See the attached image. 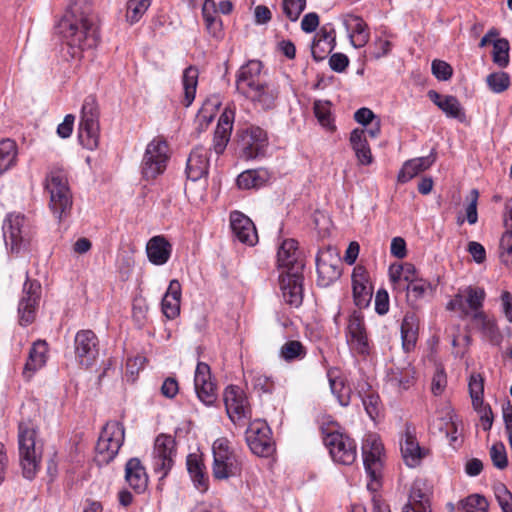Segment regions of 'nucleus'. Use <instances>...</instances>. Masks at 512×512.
<instances>
[{
	"label": "nucleus",
	"instance_id": "47",
	"mask_svg": "<svg viewBox=\"0 0 512 512\" xmlns=\"http://www.w3.org/2000/svg\"><path fill=\"white\" fill-rule=\"evenodd\" d=\"M17 155L16 144L11 139L0 141V170L4 173L15 162Z\"/></svg>",
	"mask_w": 512,
	"mask_h": 512
},
{
	"label": "nucleus",
	"instance_id": "57",
	"mask_svg": "<svg viewBox=\"0 0 512 512\" xmlns=\"http://www.w3.org/2000/svg\"><path fill=\"white\" fill-rule=\"evenodd\" d=\"M283 12L291 21L298 20L306 7V0H283Z\"/></svg>",
	"mask_w": 512,
	"mask_h": 512
},
{
	"label": "nucleus",
	"instance_id": "48",
	"mask_svg": "<svg viewBox=\"0 0 512 512\" xmlns=\"http://www.w3.org/2000/svg\"><path fill=\"white\" fill-rule=\"evenodd\" d=\"M468 388L473 407H480L484 404V379L480 374H471L468 382Z\"/></svg>",
	"mask_w": 512,
	"mask_h": 512
},
{
	"label": "nucleus",
	"instance_id": "17",
	"mask_svg": "<svg viewBox=\"0 0 512 512\" xmlns=\"http://www.w3.org/2000/svg\"><path fill=\"white\" fill-rule=\"evenodd\" d=\"M416 371L410 362H392L386 371V383L397 392L408 390L415 384Z\"/></svg>",
	"mask_w": 512,
	"mask_h": 512
},
{
	"label": "nucleus",
	"instance_id": "43",
	"mask_svg": "<svg viewBox=\"0 0 512 512\" xmlns=\"http://www.w3.org/2000/svg\"><path fill=\"white\" fill-rule=\"evenodd\" d=\"M202 16L208 33L213 37H220L222 34V21L217 16L213 0H205L202 6Z\"/></svg>",
	"mask_w": 512,
	"mask_h": 512
},
{
	"label": "nucleus",
	"instance_id": "46",
	"mask_svg": "<svg viewBox=\"0 0 512 512\" xmlns=\"http://www.w3.org/2000/svg\"><path fill=\"white\" fill-rule=\"evenodd\" d=\"M327 376L331 392L338 403L344 407L348 406L351 399L350 387L345 385L344 379L337 376L335 371L329 370Z\"/></svg>",
	"mask_w": 512,
	"mask_h": 512
},
{
	"label": "nucleus",
	"instance_id": "6",
	"mask_svg": "<svg viewBox=\"0 0 512 512\" xmlns=\"http://www.w3.org/2000/svg\"><path fill=\"white\" fill-rule=\"evenodd\" d=\"M99 111L96 99L89 95L85 98L79 122L78 137L82 145L90 150L98 146Z\"/></svg>",
	"mask_w": 512,
	"mask_h": 512
},
{
	"label": "nucleus",
	"instance_id": "61",
	"mask_svg": "<svg viewBox=\"0 0 512 512\" xmlns=\"http://www.w3.org/2000/svg\"><path fill=\"white\" fill-rule=\"evenodd\" d=\"M479 192L476 189H472L469 194V203L466 207V218L469 224L473 225L478 221L477 213V201Z\"/></svg>",
	"mask_w": 512,
	"mask_h": 512
},
{
	"label": "nucleus",
	"instance_id": "64",
	"mask_svg": "<svg viewBox=\"0 0 512 512\" xmlns=\"http://www.w3.org/2000/svg\"><path fill=\"white\" fill-rule=\"evenodd\" d=\"M403 268L402 265H391L389 268V278L393 285V288L398 291H404L405 284L403 282Z\"/></svg>",
	"mask_w": 512,
	"mask_h": 512
},
{
	"label": "nucleus",
	"instance_id": "9",
	"mask_svg": "<svg viewBox=\"0 0 512 512\" xmlns=\"http://www.w3.org/2000/svg\"><path fill=\"white\" fill-rule=\"evenodd\" d=\"M223 400L229 419L236 426L243 427L252 418V409L245 392L238 386H228L223 393Z\"/></svg>",
	"mask_w": 512,
	"mask_h": 512
},
{
	"label": "nucleus",
	"instance_id": "20",
	"mask_svg": "<svg viewBox=\"0 0 512 512\" xmlns=\"http://www.w3.org/2000/svg\"><path fill=\"white\" fill-rule=\"evenodd\" d=\"M24 216L9 214L3 223L5 245L12 253H18L25 244Z\"/></svg>",
	"mask_w": 512,
	"mask_h": 512
},
{
	"label": "nucleus",
	"instance_id": "56",
	"mask_svg": "<svg viewBox=\"0 0 512 512\" xmlns=\"http://www.w3.org/2000/svg\"><path fill=\"white\" fill-rule=\"evenodd\" d=\"M488 507L487 499L479 494H472L463 501V508L467 512H487Z\"/></svg>",
	"mask_w": 512,
	"mask_h": 512
},
{
	"label": "nucleus",
	"instance_id": "22",
	"mask_svg": "<svg viewBox=\"0 0 512 512\" xmlns=\"http://www.w3.org/2000/svg\"><path fill=\"white\" fill-rule=\"evenodd\" d=\"M268 144L267 134L260 127H251L242 138L241 157L246 160L255 159L265 154Z\"/></svg>",
	"mask_w": 512,
	"mask_h": 512
},
{
	"label": "nucleus",
	"instance_id": "32",
	"mask_svg": "<svg viewBox=\"0 0 512 512\" xmlns=\"http://www.w3.org/2000/svg\"><path fill=\"white\" fill-rule=\"evenodd\" d=\"M472 320L482 337L490 344L499 346L502 343L503 334L494 318H490L484 312H476L473 314Z\"/></svg>",
	"mask_w": 512,
	"mask_h": 512
},
{
	"label": "nucleus",
	"instance_id": "23",
	"mask_svg": "<svg viewBox=\"0 0 512 512\" xmlns=\"http://www.w3.org/2000/svg\"><path fill=\"white\" fill-rule=\"evenodd\" d=\"M303 272L280 273V289L284 301L294 307H299L303 301Z\"/></svg>",
	"mask_w": 512,
	"mask_h": 512
},
{
	"label": "nucleus",
	"instance_id": "50",
	"mask_svg": "<svg viewBox=\"0 0 512 512\" xmlns=\"http://www.w3.org/2000/svg\"><path fill=\"white\" fill-rule=\"evenodd\" d=\"M510 45L507 39L500 38L493 42V62L501 68L509 64Z\"/></svg>",
	"mask_w": 512,
	"mask_h": 512
},
{
	"label": "nucleus",
	"instance_id": "35",
	"mask_svg": "<svg viewBox=\"0 0 512 512\" xmlns=\"http://www.w3.org/2000/svg\"><path fill=\"white\" fill-rule=\"evenodd\" d=\"M47 343L38 340L33 343L29 351V356L23 369V376L29 380L33 374L41 369L47 360Z\"/></svg>",
	"mask_w": 512,
	"mask_h": 512
},
{
	"label": "nucleus",
	"instance_id": "14",
	"mask_svg": "<svg viewBox=\"0 0 512 512\" xmlns=\"http://www.w3.org/2000/svg\"><path fill=\"white\" fill-rule=\"evenodd\" d=\"M345 338L350 349L360 355H367L370 351L369 339L363 316L354 311L348 318L345 329Z\"/></svg>",
	"mask_w": 512,
	"mask_h": 512
},
{
	"label": "nucleus",
	"instance_id": "12",
	"mask_svg": "<svg viewBox=\"0 0 512 512\" xmlns=\"http://www.w3.org/2000/svg\"><path fill=\"white\" fill-rule=\"evenodd\" d=\"M323 442L336 463L351 465L356 460V444L349 436L336 430L323 431Z\"/></svg>",
	"mask_w": 512,
	"mask_h": 512
},
{
	"label": "nucleus",
	"instance_id": "51",
	"mask_svg": "<svg viewBox=\"0 0 512 512\" xmlns=\"http://www.w3.org/2000/svg\"><path fill=\"white\" fill-rule=\"evenodd\" d=\"M407 291V297L412 301H417L419 299L424 298L428 293L432 292V285L422 279H417L408 283L405 286V290Z\"/></svg>",
	"mask_w": 512,
	"mask_h": 512
},
{
	"label": "nucleus",
	"instance_id": "63",
	"mask_svg": "<svg viewBox=\"0 0 512 512\" xmlns=\"http://www.w3.org/2000/svg\"><path fill=\"white\" fill-rule=\"evenodd\" d=\"M234 118V110L228 107L225 108L219 117L216 129L231 133L233 129Z\"/></svg>",
	"mask_w": 512,
	"mask_h": 512
},
{
	"label": "nucleus",
	"instance_id": "38",
	"mask_svg": "<svg viewBox=\"0 0 512 512\" xmlns=\"http://www.w3.org/2000/svg\"><path fill=\"white\" fill-rule=\"evenodd\" d=\"M187 470L195 487L200 492H206L209 486V478L199 455L189 454L187 456Z\"/></svg>",
	"mask_w": 512,
	"mask_h": 512
},
{
	"label": "nucleus",
	"instance_id": "34",
	"mask_svg": "<svg viewBox=\"0 0 512 512\" xmlns=\"http://www.w3.org/2000/svg\"><path fill=\"white\" fill-rule=\"evenodd\" d=\"M172 252V246L164 236L152 237L146 245V253L149 261L157 266L168 262Z\"/></svg>",
	"mask_w": 512,
	"mask_h": 512
},
{
	"label": "nucleus",
	"instance_id": "44",
	"mask_svg": "<svg viewBox=\"0 0 512 512\" xmlns=\"http://www.w3.org/2000/svg\"><path fill=\"white\" fill-rule=\"evenodd\" d=\"M199 71L194 66L187 67L182 76V84L184 90L183 105L189 107L195 99L196 89L198 85Z\"/></svg>",
	"mask_w": 512,
	"mask_h": 512
},
{
	"label": "nucleus",
	"instance_id": "42",
	"mask_svg": "<svg viewBox=\"0 0 512 512\" xmlns=\"http://www.w3.org/2000/svg\"><path fill=\"white\" fill-rule=\"evenodd\" d=\"M404 512H430L428 495L423 492L419 482L412 485L409 502L404 506Z\"/></svg>",
	"mask_w": 512,
	"mask_h": 512
},
{
	"label": "nucleus",
	"instance_id": "31",
	"mask_svg": "<svg viewBox=\"0 0 512 512\" xmlns=\"http://www.w3.org/2000/svg\"><path fill=\"white\" fill-rule=\"evenodd\" d=\"M343 24L353 47L360 48L366 45L369 41V32L366 23L360 16L348 14L344 17Z\"/></svg>",
	"mask_w": 512,
	"mask_h": 512
},
{
	"label": "nucleus",
	"instance_id": "28",
	"mask_svg": "<svg viewBox=\"0 0 512 512\" xmlns=\"http://www.w3.org/2000/svg\"><path fill=\"white\" fill-rule=\"evenodd\" d=\"M279 91L276 86L268 83H261L252 91L244 95L256 108L271 110L276 106Z\"/></svg>",
	"mask_w": 512,
	"mask_h": 512
},
{
	"label": "nucleus",
	"instance_id": "45",
	"mask_svg": "<svg viewBox=\"0 0 512 512\" xmlns=\"http://www.w3.org/2000/svg\"><path fill=\"white\" fill-rule=\"evenodd\" d=\"M268 180V172L264 169H251L242 172L237 177L240 189H254L263 186Z\"/></svg>",
	"mask_w": 512,
	"mask_h": 512
},
{
	"label": "nucleus",
	"instance_id": "49",
	"mask_svg": "<svg viewBox=\"0 0 512 512\" xmlns=\"http://www.w3.org/2000/svg\"><path fill=\"white\" fill-rule=\"evenodd\" d=\"M306 356V348L300 341H287L280 349V357L285 361L301 360Z\"/></svg>",
	"mask_w": 512,
	"mask_h": 512
},
{
	"label": "nucleus",
	"instance_id": "10",
	"mask_svg": "<svg viewBox=\"0 0 512 512\" xmlns=\"http://www.w3.org/2000/svg\"><path fill=\"white\" fill-rule=\"evenodd\" d=\"M176 456V442L171 435L160 434L156 437L151 457L153 472L164 479L171 471Z\"/></svg>",
	"mask_w": 512,
	"mask_h": 512
},
{
	"label": "nucleus",
	"instance_id": "62",
	"mask_svg": "<svg viewBox=\"0 0 512 512\" xmlns=\"http://www.w3.org/2000/svg\"><path fill=\"white\" fill-rule=\"evenodd\" d=\"M231 133L222 131V130H215L214 137H213V145L212 148L215 151L216 154H222L224 150L226 149V146L230 140Z\"/></svg>",
	"mask_w": 512,
	"mask_h": 512
},
{
	"label": "nucleus",
	"instance_id": "5",
	"mask_svg": "<svg viewBox=\"0 0 512 512\" xmlns=\"http://www.w3.org/2000/svg\"><path fill=\"white\" fill-rule=\"evenodd\" d=\"M383 444L376 434H368L363 440L362 455L365 471L370 479L367 488L376 491L383 466Z\"/></svg>",
	"mask_w": 512,
	"mask_h": 512
},
{
	"label": "nucleus",
	"instance_id": "58",
	"mask_svg": "<svg viewBox=\"0 0 512 512\" xmlns=\"http://www.w3.org/2000/svg\"><path fill=\"white\" fill-rule=\"evenodd\" d=\"M490 458L492 460L493 465L503 470L508 465L507 453L503 443L498 442L492 445L490 448Z\"/></svg>",
	"mask_w": 512,
	"mask_h": 512
},
{
	"label": "nucleus",
	"instance_id": "29",
	"mask_svg": "<svg viewBox=\"0 0 512 512\" xmlns=\"http://www.w3.org/2000/svg\"><path fill=\"white\" fill-rule=\"evenodd\" d=\"M336 45L335 31L331 26H323L316 34L311 53L315 61L324 60L332 52Z\"/></svg>",
	"mask_w": 512,
	"mask_h": 512
},
{
	"label": "nucleus",
	"instance_id": "18",
	"mask_svg": "<svg viewBox=\"0 0 512 512\" xmlns=\"http://www.w3.org/2000/svg\"><path fill=\"white\" fill-rule=\"evenodd\" d=\"M74 351L80 365L91 366L98 356V338L91 330H80L74 339Z\"/></svg>",
	"mask_w": 512,
	"mask_h": 512
},
{
	"label": "nucleus",
	"instance_id": "27",
	"mask_svg": "<svg viewBox=\"0 0 512 512\" xmlns=\"http://www.w3.org/2000/svg\"><path fill=\"white\" fill-rule=\"evenodd\" d=\"M428 98L448 117L457 119L460 122L466 120L464 108L459 100L453 95H441L435 90L427 93Z\"/></svg>",
	"mask_w": 512,
	"mask_h": 512
},
{
	"label": "nucleus",
	"instance_id": "21",
	"mask_svg": "<svg viewBox=\"0 0 512 512\" xmlns=\"http://www.w3.org/2000/svg\"><path fill=\"white\" fill-rule=\"evenodd\" d=\"M194 387L199 400L206 406L216 401V386L211 380V371L208 364L198 362L194 375Z\"/></svg>",
	"mask_w": 512,
	"mask_h": 512
},
{
	"label": "nucleus",
	"instance_id": "40",
	"mask_svg": "<svg viewBox=\"0 0 512 512\" xmlns=\"http://www.w3.org/2000/svg\"><path fill=\"white\" fill-rule=\"evenodd\" d=\"M350 144L354 150L358 161L362 165H369L372 163V154L370 147L367 143L365 131L363 129H354L350 134Z\"/></svg>",
	"mask_w": 512,
	"mask_h": 512
},
{
	"label": "nucleus",
	"instance_id": "59",
	"mask_svg": "<svg viewBox=\"0 0 512 512\" xmlns=\"http://www.w3.org/2000/svg\"><path fill=\"white\" fill-rule=\"evenodd\" d=\"M432 74L439 81H447L452 77L453 69L446 61L435 59L431 64Z\"/></svg>",
	"mask_w": 512,
	"mask_h": 512
},
{
	"label": "nucleus",
	"instance_id": "39",
	"mask_svg": "<svg viewBox=\"0 0 512 512\" xmlns=\"http://www.w3.org/2000/svg\"><path fill=\"white\" fill-rule=\"evenodd\" d=\"M181 285L178 280L170 281L162 299V311L168 319H174L180 312Z\"/></svg>",
	"mask_w": 512,
	"mask_h": 512
},
{
	"label": "nucleus",
	"instance_id": "24",
	"mask_svg": "<svg viewBox=\"0 0 512 512\" xmlns=\"http://www.w3.org/2000/svg\"><path fill=\"white\" fill-rule=\"evenodd\" d=\"M352 289L354 303L359 308H366L371 300L373 288L367 270L363 266H356L352 272Z\"/></svg>",
	"mask_w": 512,
	"mask_h": 512
},
{
	"label": "nucleus",
	"instance_id": "25",
	"mask_svg": "<svg viewBox=\"0 0 512 512\" xmlns=\"http://www.w3.org/2000/svg\"><path fill=\"white\" fill-rule=\"evenodd\" d=\"M262 63L258 60H250L241 66L236 77V89L243 96L259 86L261 80Z\"/></svg>",
	"mask_w": 512,
	"mask_h": 512
},
{
	"label": "nucleus",
	"instance_id": "15",
	"mask_svg": "<svg viewBox=\"0 0 512 512\" xmlns=\"http://www.w3.org/2000/svg\"><path fill=\"white\" fill-rule=\"evenodd\" d=\"M317 284L327 287L341 275L340 259L331 248L319 250L316 256Z\"/></svg>",
	"mask_w": 512,
	"mask_h": 512
},
{
	"label": "nucleus",
	"instance_id": "19",
	"mask_svg": "<svg viewBox=\"0 0 512 512\" xmlns=\"http://www.w3.org/2000/svg\"><path fill=\"white\" fill-rule=\"evenodd\" d=\"M277 262L281 273L303 272L304 260L296 240L286 239L282 242L278 249Z\"/></svg>",
	"mask_w": 512,
	"mask_h": 512
},
{
	"label": "nucleus",
	"instance_id": "41",
	"mask_svg": "<svg viewBox=\"0 0 512 512\" xmlns=\"http://www.w3.org/2000/svg\"><path fill=\"white\" fill-rule=\"evenodd\" d=\"M402 346L406 352L414 348L418 338V320L414 314H406L401 324Z\"/></svg>",
	"mask_w": 512,
	"mask_h": 512
},
{
	"label": "nucleus",
	"instance_id": "11",
	"mask_svg": "<svg viewBox=\"0 0 512 512\" xmlns=\"http://www.w3.org/2000/svg\"><path fill=\"white\" fill-rule=\"evenodd\" d=\"M245 439L251 452L259 457L267 458L275 452V443L272 439L271 429L261 419H255L248 423Z\"/></svg>",
	"mask_w": 512,
	"mask_h": 512
},
{
	"label": "nucleus",
	"instance_id": "30",
	"mask_svg": "<svg viewBox=\"0 0 512 512\" xmlns=\"http://www.w3.org/2000/svg\"><path fill=\"white\" fill-rule=\"evenodd\" d=\"M208 168L207 150L202 146L194 148L187 159L186 174L188 179L192 181L201 179L207 175Z\"/></svg>",
	"mask_w": 512,
	"mask_h": 512
},
{
	"label": "nucleus",
	"instance_id": "16",
	"mask_svg": "<svg viewBox=\"0 0 512 512\" xmlns=\"http://www.w3.org/2000/svg\"><path fill=\"white\" fill-rule=\"evenodd\" d=\"M41 296V284L37 280L27 279L23 286V295L19 301L18 313L21 325L31 324Z\"/></svg>",
	"mask_w": 512,
	"mask_h": 512
},
{
	"label": "nucleus",
	"instance_id": "54",
	"mask_svg": "<svg viewBox=\"0 0 512 512\" xmlns=\"http://www.w3.org/2000/svg\"><path fill=\"white\" fill-rule=\"evenodd\" d=\"M499 257L503 264L512 266V229L502 235L499 245Z\"/></svg>",
	"mask_w": 512,
	"mask_h": 512
},
{
	"label": "nucleus",
	"instance_id": "3",
	"mask_svg": "<svg viewBox=\"0 0 512 512\" xmlns=\"http://www.w3.org/2000/svg\"><path fill=\"white\" fill-rule=\"evenodd\" d=\"M212 452V474L214 478L224 480L240 474L241 461L227 438L216 439L212 445Z\"/></svg>",
	"mask_w": 512,
	"mask_h": 512
},
{
	"label": "nucleus",
	"instance_id": "4",
	"mask_svg": "<svg viewBox=\"0 0 512 512\" xmlns=\"http://www.w3.org/2000/svg\"><path fill=\"white\" fill-rule=\"evenodd\" d=\"M169 160V147L166 140L156 137L146 147L142 162L141 173L144 179L154 180L166 170Z\"/></svg>",
	"mask_w": 512,
	"mask_h": 512
},
{
	"label": "nucleus",
	"instance_id": "8",
	"mask_svg": "<svg viewBox=\"0 0 512 512\" xmlns=\"http://www.w3.org/2000/svg\"><path fill=\"white\" fill-rule=\"evenodd\" d=\"M124 441V427L117 421L108 422L102 429L96 444L99 464H108L118 454Z\"/></svg>",
	"mask_w": 512,
	"mask_h": 512
},
{
	"label": "nucleus",
	"instance_id": "37",
	"mask_svg": "<svg viewBox=\"0 0 512 512\" xmlns=\"http://www.w3.org/2000/svg\"><path fill=\"white\" fill-rule=\"evenodd\" d=\"M125 479L136 491L142 492L148 484V476L145 468L138 458H131L125 466Z\"/></svg>",
	"mask_w": 512,
	"mask_h": 512
},
{
	"label": "nucleus",
	"instance_id": "26",
	"mask_svg": "<svg viewBox=\"0 0 512 512\" xmlns=\"http://www.w3.org/2000/svg\"><path fill=\"white\" fill-rule=\"evenodd\" d=\"M230 226L234 236L242 243L253 246L258 241L254 223L241 212L234 211L230 215Z\"/></svg>",
	"mask_w": 512,
	"mask_h": 512
},
{
	"label": "nucleus",
	"instance_id": "55",
	"mask_svg": "<svg viewBox=\"0 0 512 512\" xmlns=\"http://www.w3.org/2000/svg\"><path fill=\"white\" fill-rule=\"evenodd\" d=\"M314 112L319 123L326 129H334L330 107L327 102L317 101L314 104Z\"/></svg>",
	"mask_w": 512,
	"mask_h": 512
},
{
	"label": "nucleus",
	"instance_id": "1",
	"mask_svg": "<svg viewBox=\"0 0 512 512\" xmlns=\"http://www.w3.org/2000/svg\"><path fill=\"white\" fill-rule=\"evenodd\" d=\"M57 29L71 48L72 58H79L82 51L98 43L96 18L89 0H73L60 19Z\"/></svg>",
	"mask_w": 512,
	"mask_h": 512
},
{
	"label": "nucleus",
	"instance_id": "2",
	"mask_svg": "<svg viewBox=\"0 0 512 512\" xmlns=\"http://www.w3.org/2000/svg\"><path fill=\"white\" fill-rule=\"evenodd\" d=\"M46 190L50 195L49 207L53 215L62 220L72 209V195L63 171H51L46 178Z\"/></svg>",
	"mask_w": 512,
	"mask_h": 512
},
{
	"label": "nucleus",
	"instance_id": "7",
	"mask_svg": "<svg viewBox=\"0 0 512 512\" xmlns=\"http://www.w3.org/2000/svg\"><path fill=\"white\" fill-rule=\"evenodd\" d=\"M35 430L25 423L19 424V457L23 475L27 479H33L39 468L40 454L35 443Z\"/></svg>",
	"mask_w": 512,
	"mask_h": 512
},
{
	"label": "nucleus",
	"instance_id": "60",
	"mask_svg": "<svg viewBox=\"0 0 512 512\" xmlns=\"http://www.w3.org/2000/svg\"><path fill=\"white\" fill-rule=\"evenodd\" d=\"M362 403L369 417L375 420L380 411L379 396L372 392L365 394L362 397Z\"/></svg>",
	"mask_w": 512,
	"mask_h": 512
},
{
	"label": "nucleus",
	"instance_id": "13",
	"mask_svg": "<svg viewBox=\"0 0 512 512\" xmlns=\"http://www.w3.org/2000/svg\"><path fill=\"white\" fill-rule=\"evenodd\" d=\"M486 293L483 288L477 286H467L459 289L457 294L447 303L446 309L450 311H459L462 316L469 315L470 311L482 312Z\"/></svg>",
	"mask_w": 512,
	"mask_h": 512
},
{
	"label": "nucleus",
	"instance_id": "53",
	"mask_svg": "<svg viewBox=\"0 0 512 512\" xmlns=\"http://www.w3.org/2000/svg\"><path fill=\"white\" fill-rule=\"evenodd\" d=\"M487 85L495 93L505 91L510 85V77L505 72L491 73L486 79Z\"/></svg>",
	"mask_w": 512,
	"mask_h": 512
},
{
	"label": "nucleus",
	"instance_id": "52",
	"mask_svg": "<svg viewBox=\"0 0 512 512\" xmlns=\"http://www.w3.org/2000/svg\"><path fill=\"white\" fill-rule=\"evenodd\" d=\"M151 4L150 0H128L126 18L131 24L140 20Z\"/></svg>",
	"mask_w": 512,
	"mask_h": 512
},
{
	"label": "nucleus",
	"instance_id": "36",
	"mask_svg": "<svg viewBox=\"0 0 512 512\" xmlns=\"http://www.w3.org/2000/svg\"><path fill=\"white\" fill-rule=\"evenodd\" d=\"M401 452L407 466L416 467L424 458L426 451L419 446L415 435L406 429L404 442L401 444Z\"/></svg>",
	"mask_w": 512,
	"mask_h": 512
},
{
	"label": "nucleus",
	"instance_id": "33",
	"mask_svg": "<svg viewBox=\"0 0 512 512\" xmlns=\"http://www.w3.org/2000/svg\"><path fill=\"white\" fill-rule=\"evenodd\" d=\"M436 160V153L432 151L428 156L418 157L406 161L398 173L397 180L406 183L412 178L427 170Z\"/></svg>",
	"mask_w": 512,
	"mask_h": 512
}]
</instances>
